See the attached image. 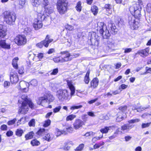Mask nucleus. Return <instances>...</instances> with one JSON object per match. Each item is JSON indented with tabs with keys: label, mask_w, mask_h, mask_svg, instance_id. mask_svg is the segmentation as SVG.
<instances>
[{
	"label": "nucleus",
	"mask_w": 151,
	"mask_h": 151,
	"mask_svg": "<svg viewBox=\"0 0 151 151\" xmlns=\"http://www.w3.org/2000/svg\"><path fill=\"white\" fill-rule=\"evenodd\" d=\"M42 6L45 9V12L49 14L52 13L53 12V8L49 5L48 0H46L42 3Z\"/></svg>",
	"instance_id": "9"
},
{
	"label": "nucleus",
	"mask_w": 151,
	"mask_h": 151,
	"mask_svg": "<svg viewBox=\"0 0 151 151\" xmlns=\"http://www.w3.org/2000/svg\"><path fill=\"white\" fill-rule=\"evenodd\" d=\"M84 124V122L82 120L79 119H77L75 121L73 125V128L77 130L82 128Z\"/></svg>",
	"instance_id": "11"
},
{
	"label": "nucleus",
	"mask_w": 151,
	"mask_h": 151,
	"mask_svg": "<svg viewBox=\"0 0 151 151\" xmlns=\"http://www.w3.org/2000/svg\"><path fill=\"white\" fill-rule=\"evenodd\" d=\"M37 15V18L35 19L33 24V27L36 30L42 28V22L45 18V15L40 13H39Z\"/></svg>",
	"instance_id": "6"
},
{
	"label": "nucleus",
	"mask_w": 151,
	"mask_h": 151,
	"mask_svg": "<svg viewBox=\"0 0 151 151\" xmlns=\"http://www.w3.org/2000/svg\"><path fill=\"white\" fill-rule=\"evenodd\" d=\"M19 102L21 103L19 106L18 112L20 114H25L28 110L29 106L32 109L34 108V104L28 99L27 95L23 94L20 98Z\"/></svg>",
	"instance_id": "1"
},
{
	"label": "nucleus",
	"mask_w": 151,
	"mask_h": 151,
	"mask_svg": "<svg viewBox=\"0 0 151 151\" xmlns=\"http://www.w3.org/2000/svg\"><path fill=\"white\" fill-rule=\"evenodd\" d=\"M58 72V68L54 69L52 72L50 73L51 75H56Z\"/></svg>",
	"instance_id": "52"
},
{
	"label": "nucleus",
	"mask_w": 151,
	"mask_h": 151,
	"mask_svg": "<svg viewBox=\"0 0 151 151\" xmlns=\"http://www.w3.org/2000/svg\"><path fill=\"white\" fill-rule=\"evenodd\" d=\"M47 102V101L44 96V97H41L39 98V101H37V104L39 105H41L43 106L47 107L45 106V104Z\"/></svg>",
	"instance_id": "21"
},
{
	"label": "nucleus",
	"mask_w": 151,
	"mask_h": 151,
	"mask_svg": "<svg viewBox=\"0 0 151 151\" xmlns=\"http://www.w3.org/2000/svg\"><path fill=\"white\" fill-rule=\"evenodd\" d=\"M3 15L4 21L6 24L10 26L15 24L17 17L14 12L6 11L4 13Z\"/></svg>",
	"instance_id": "2"
},
{
	"label": "nucleus",
	"mask_w": 151,
	"mask_h": 151,
	"mask_svg": "<svg viewBox=\"0 0 151 151\" xmlns=\"http://www.w3.org/2000/svg\"><path fill=\"white\" fill-rule=\"evenodd\" d=\"M128 86L127 85H126L124 84H122L120 86H119V89L120 90L121 89H125L127 88Z\"/></svg>",
	"instance_id": "58"
},
{
	"label": "nucleus",
	"mask_w": 151,
	"mask_h": 151,
	"mask_svg": "<svg viewBox=\"0 0 151 151\" xmlns=\"http://www.w3.org/2000/svg\"><path fill=\"white\" fill-rule=\"evenodd\" d=\"M149 52V49L147 47L145 49L139 50L136 54H138L142 57H145L148 55Z\"/></svg>",
	"instance_id": "14"
},
{
	"label": "nucleus",
	"mask_w": 151,
	"mask_h": 151,
	"mask_svg": "<svg viewBox=\"0 0 151 151\" xmlns=\"http://www.w3.org/2000/svg\"><path fill=\"white\" fill-rule=\"evenodd\" d=\"M119 109L121 111V112H123L125 111L127 109V106H122L120 107L119 108Z\"/></svg>",
	"instance_id": "50"
},
{
	"label": "nucleus",
	"mask_w": 151,
	"mask_h": 151,
	"mask_svg": "<svg viewBox=\"0 0 151 151\" xmlns=\"http://www.w3.org/2000/svg\"><path fill=\"white\" fill-rule=\"evenodd\" d=\"M67 85L71 91V95L72 96L74 95L75 93V88L73 85V81L70 80H67Z\"/></svg>",
	"instance_id": "17"
},
{
	"label": "nucleus",
	"mask_w": 151,
	"mask_h": 151,
	"mask_svg": "<svg viewBox=\"0 0 151 151\" xmlns=\"http://www.w3.org/2000/svg\"><path fill=\"white\" fill-rule=\"evenodd\" d=\"M140 119H131L129 120L128 122L129 124H125L121 127V130L122 131L129 130L133 128L134 126L129 124L135 123L139 122Z\"/></svg>",
	"instance_id": "7"
},
{
	"label": "nucleus",
	"mask_w": 151,
	"mask_h": 151,
	"mask_svg": "<svg viewBox=\"0 0 151 151\" xmlns=\"http://www.w3.org/2000/svg\"><path fill=\"white\" fill-rule=\"evenodd\" d=\"M48 130L44 129H40L37 132V134L40 136H43L47 133Z\"/></svg>",
	"instance_id": "26"
},
{
	"label": "nucleus",
	"mask_w": 151,
	"mask_h": 151,
	"mask_svg": "<svg viewBox=\"0 0 151 151\" xmlns=\"http://www.w3.org/2000/svg\"><path fill=\"white\" fill-rule=\"evenodd\" d=\"M90 74V71L88 70L85 76L84 77V81L85 83L86 84H88V83L90 79L89 77Z\"/></svg>",
	"instance_id": "28"
},
{
	"label": "nucleus",
	"mask_w": 151,
	"mask_h": 151,
	"mask_svg": "<svg viewBox=\"0 0 151 151\" xmlns=\"http://www.w3.org/2000/svg\"><path fill=\"white\" fill-rule=\"evenodd\" d=\"M55 131V134L57 137L60 136L62 134H65L67 133L65 131L63 130H61L58 128H56Z\"/></svg>",
	"instance_id": "25"
},
{
	"label": "nucleus",
	"mask_w": 151,
	"mask_h": 151,
	"mask_svg": "<svg viewBox=\"0 0 151 151\" xmlns=\"http://www.w3.org/2000/svg\"><path fill=\"white\" fill-rule=\"evenodd\" d=\"M76 117V115L71 114L68 116L66 118L67 121H72Z\"/></svg>",
	"instance_id": "36"
},
{
	"label": "nucleus",
	"mask_w": 151,
	"mask_h": 151,
	"mask_svg": "<svg viewBox=\"0 0 151 151\" xmlns=\"http://www.w3.org/2000/svg\"><path fill=\"white\" fill-rule=\"evenodd\" d=\"M134 4H133L132 6H131L129 9V10L131 12V13L132 14H133V13H134Z\"/></svg>",
	"instance_id": "55"
},
{
	"label": "nucleus",
	"mask_w": 151,
	"mask_h": 151,
	"mask_svg": "<svg viewBox=\"0 0 151 151\" xmlns=\"http://www.w3.org/2000/svg\"><path fill=\"white\" fill-rule=\"evenodd\" d=\"M45 40H46V42H47V43L49 45V44L51 42H52L53 41V39L51 38H50L49 36L48 35H47L45 38Z\"/></svg>",
	"instance_id": "43"
},
{
	"label": "nucleus",
	"mask_w": 151,
	"mask_h": 151,
	"mask_svg": "<svg viewBox=\"0 0 151 151\" xmlns=\"http://www.w3.org/2000/svg\"><path fill=\"white\" fill-rule=\"evenodd\" d=\"M97 30H99L101 34H102L104 39H108L110 36V34L107 29V27L103 22H99L97 24Z\"/></svg>",
	"instance_id": "4"
},
{
	"label": "nucleus",
	"mask_w": 151,
	"mask_h": 151,
	"mask_svg": "<svg viewBox=\"0 0 151 151\" xmlns=\"http://www.w3.org/2000/svg\"><path fill=\"white\" fill-rule=\"evenodd\" d=\"M51 123V121L50 119H48L45 122V123L43 124V126L46 127L50 125Z\"/></svg>",
	"instance_id": "47"
},
{
	"label": "nucleus",
	"mask_w": 151,
	"mask_h": 151,
	"mask_svg": "<svg viewBox=\"0 0 151 151\" xmlns=\"http://www.w3.org/2000/svg\"><path fill=\"white\" fill-rule=\"evenodd\" d=\"M7 31L6 27L5 26L0 24V37L4 38L6 35Z\"/></svg>",
	"instance_id": "18"
},
{
	"label": "nucleus",
	"mask_w": 151,
	"mask_h": 151,
	"mask_svg": "<svg viewBox=\"0 0 151 151\" xmlns=\"http://www.w3.org/2000/svg\"><path fill=\"white\" fill-rule=\"evenodd\" d=\"M129 22L132 29H135L138 27V22L135 21L134 18H131V20Z\"/></svg>",
	"instance_id": "19"
},
{
	"label": "nucleus",
	"mask_w": 151,
	"mask_h": 151,
	"mask_svg": "<svg viewBox=\"0 0 151 151\" xmlns=\"http://www.w3.org/2000/svg\"><path fill=\"white\" fill-rule=\"evenodd\" d=\"M56 96L59 100L63 101L68 96V91L66 90H59L57 92Z\"/></svg>",
	"instance_id": "8"
},
{
	"label": "nucleus",
	"mask_w": 151,
	"mask_h": 151,
	"mask_svg": "<svg viewBox=\"0 0 151 151\" xmlns=\"http://www.w3.org/2000/svg\"><path fill=\"white\" fill-rule=\"evenodd\" d=\"M18 58L16 57L14 58L12 60V64L13 66L15 69H17L18 68V65L17 63L18 60Z\"/></svg>",
	"instance_id": "27"
},
{
	"label": "nucleus",
	"mask_w": 151,
	"mask_h": 151,
	"mask_svg": "<svg viewBox=\"0 0 151 151\" xmlns=\"http://www.w3.org/2000/svg\"><path fill=\"white\" fill-rule=\"evenodd\" d=\"M91 10L94 15H96L98 12V9L96 6H93L91 7Z\"/></svg>",
	"instance_id": "31"
},
{
	"label": "nucleus",
	"mask_w": 151,
	"mask_h": 151,
	"mask_svg": "<svg viewBox=\"0 0 151 151\" xmlns=\"http://www.w3.org/2000/svg\"><path fill=\"white\" fill-rule=\"evenodd\" d=\"M117 134H117V132H114V134L112 136H111L109 137V139H112L115 138L116 137H117Z\"/></svg>",
	"instance_id": "60"
},
{
	"label": "nucleus",
	"mask_w": 151,
	"mask_h": 151,
	"mask_svg": "<svg viewBox=\"0 0 151 151\" xmlns=\"http://www.w3.org/2000/svg\"><path fill=\"white\" fill-rule=\"evenodd\" d=\"M45 135V136L43 137V139H44L45 140H47L48 141H50L51 140L50 136V134L47 133Z\"/></svg>",
	"instance_id": "44"
},
{
	"label": "nucleus",
	"mask_w": 151,
	"mask_h": 151,
	"mask_svg": "<svg viewBox=\"0 0 151 151\" xmlns=\"http://www.w3.org/2000/svg\"><path fill=\"white\" fill-rule=\"evenodd\" d=\"M17 120L16 119H14L13 120L8 121L7 124L9 125H12L14 124L16 122Z\"/></svg>",
	"instance_id": "54"
},
{
	"label": "nucleus",
	"mask_w": 151,
	"mask_h": 151,
	"mask_svg": "<svg viewBox=\"0 0 151 151\" xmlns=\"http://www.w3.org/2000/svg\"><path fill=\"white\" fill-rule=\"evenodd\" d=\"M32 5L35 7H38V6L41 4L42 5V0H31Z\"/></svg>",
	"instance_id": "24"
},
{
	"label": "nucleus",
	"mask_w": 151,
	"mask_h": 151,
	"mask_svg": "<svg viewBox=\"0 0 151 151\" xmlns=\"http://www.w3.org/2000/svg\"><path fill=\"white\" fill-rule=\"evenodd\" d=\"M24 33L27 35H30L32 34V31L31 29L28 27H26L24 29Z\"/></svg>",
	"instance_id": "35"
},
{
	"label": "nucleus",
	"mask_w": 151,
	"mask_h": 151,
	"mask_svg": "<svg viewBox=\"0 0 151 151\" xmlns=\"http://www.w3.org/2000/svg\"><path fill=\"white\" fill-rule=\"evenodd\" d=\"M47 101L52 102L54 100V97L53 95L50 93L46 95L45 96Z\"/></svg>",
	"instance_id": "30"
},
{
	"label": "nucleus",
	"mask_w": 151,
	"mask_h": 151,
	"mask_svg": "<svg viewBox=\"0 0 151 151\" xmlns=\"http://www.w3.org/2000/svg\"><path fill=\"white\" fill-rule=\"evenodd\" d=\"M68 2L67 0H58L56 6L58 12L60 14H65L67 11Z\"/></svg>",
	"instance_id": "3"
},
{
	"label": "nucleus",
	"mask_w": 151,
	"mask_h": 151,
	"mask_svg": "<svg viewBox=\"0 0 151 151\" xmlns=\"http://www.w3.org/2000/svg\"><path fill=\"white\" fill-rule=\"evenodd\" d=\"M61 108V107L60 106H59L56 107L53 109V112L54 113H57L59 112Z\"/></svg>",
	"instance_id": "53"
},
{
	"label": "nucleus",
	"mask_w": 151,
	"mask_h": 151,
	"mask_svg": "<svg viewBox=\"0 0 151 151\" xmlns=\"http://www.w3.org/2000/svg\"><path fill=\"white\" fill-rule=\"evenodd\" d=\"M123 114L124 113L121 112H119L117 113V117L116 119V122H120L124 119Z\"/></svg>",
	"instance_id": "23"
},
{
	"label": "nucleus",
	"mask_w": 151,
	"mask_h": 151,
	"mask_svg": "<svg viewBox=\"0 0 151 151\" xmlns=\"http://www.w3.org/2000/svg\"><path fill=\"white\" fill-rule=\"evenodd\" d=\"M34 133L32 132H30L25 135V138L26 140L30 139L33 138Z\"/></svg>",
	"instance_id": "29"
},
{
	"label": "nucleus",
	"mask_w": 151,
	"mask_h": 151,
	"mask_svg": "<svg viewBox=\"0 0 151 151\" xmlns=\"http://www.w3.org/2000/svg\"><path fill=\"white\" fill-rule=\"evenodd\" d=\"M111 127H105L104 128H102L100 130V132L102 133H106L108 132L109 128Z\"/></svg>",
	"instance_id": "38"
},
{
	"label": "nucleus",
	"mask_w": 151,
	"mask_h": 151,
	"mask_svg": "<svg viewBox=\"0 0 151 151\" xmlns=\"http://www.w3.org/2000/svg\"><path fill=\"white\" fill-rule=\"evenodd\" d=\"M66 132H72L73 130V128L71 127H69L66 128Z\"/></svg>",
	"instance_id": "57"
},
{
	"label": "nucleus",
	"mask_w": 151,
	"mask_h": 151,
	"mask_svg": "<svg viewBox=\"0 0 151 151\" xmlns=\"http://www.w3.org/2000/svg\"><path fill=\"white\" fill-rule=\"evenodd\" d=\"M55 51V49L54 48H51L47 52V53L48 54H52Z\"/></svg>",
	"instance_id": "64"
},
{
	"label": "nucleus",
	"mask_w": 151,
	"mask_h": 151,
	"mask_svg": "<svg viewBox=\"0 0 151 151\" xmlns=\"http://www.w3.org/2000/svg\"><path fill=\"white\" fill-rule=\"evenodd\" d=\"M10 80L11 82L13 84H16L19 80L17 73L11 72L10 73Z\"/></svg>",
	"instance_id": "13"
},
{
	"label": "nucleus",
	"mask_w": 151,
	"mask_h": 151,
	"mask_svg": "<svg viewBox=\"0 0 151 151\" xmlns=\"http://www.w3.org/2000/svg\"><path fill=\"white\" fill-rule=\"evenodd\" d=\"M134 11H136V10H139V9H141V6H139L138 4H134Z\"/></svg>",
	"instance_id": "59"
},
{
	"label": "nucleus",
	"mask_w": 151,
	"mask_h": 151,
	"mask_svg": "<svg viewBox=\"0 0 151 151\" xmlns=\"http://www.w3.org/2000/svg\"><path fill=\"white\" fill-rule=\"evenodd\" d=\"M99 82L97 78H94L91 82V87L93 88H96L98 85Z\"/></svg>",
	"instance_id": "22"
},
{
	"label": "nucleus",
	"mask_w": 151,
	"mask_h": 151,
	"mask_svg": "<svg viewBox=\"0 0 151 151\" xmlns=\"http://www.w3.org/2000/svg\"><path fill=\"white\" fill-rule=\"evenodd\" d=\"M95 134V133L92 132H86L84 135V136H85L86 137H89L92 136Z\"/></svg>",
	"instance_id": "45"
},
{
	"label": "nucleus",
	"mask_w": 151,
	"mask_h": 151,
	"mask_svg": "<svg viewBox=\"0 0 151 151\" xmlns=\"http://www.w3.org/2000/svg\"><path fill=\"white\" fill-rule=\"evenodd\" d=\"M1 129L2 130H6L7 129V126L6 125L3 124L1 126Z\"/></svg>",
	"instance_id": "63"
},
{
	"label": "nucleus",
	"mask_w": 151,
	"mask_h": 151,
	"mask_svg": "<svg viewBox=\"0 0 151 151\" xmlns=\"http://www.w3.org/2000/svg\"><path fill=\"white\" fill-rule=\"evenodd\" d=\"M103 137V135L102 134L100 137H94L92 138V141L93 143H95L97 141L100 140Z\"/></svg>",
	"instance_id": "41"
},
{
	"label": "nucleus",
	"mask_w": 151,
	"mask_h": 151,
	"mask_svg": "<svg viewBox=\"0 0 151 151\" xmlns=\"http://www.w3.org/2000/svg\"><path fill=\"white\" fill-rule=\"evenodd\" d=\"M124 50V53H128L132 51V49L131 48H126L123 49Z\"/></svg>",
	"instance_id": "56"
},
{
	"label": "nucleus",
	"mask_w": 151,
	"mask_h": 151,
	"mask_svg": "<svg viewBox=\"0 0 151 151\" xmlns=\"http://www.w3.org/2000/svg\"><path fill=\"white\" fill-rule=\"evenodd\" d=\"M15 43L18 45H25L27 42V39L25 36L23 35L17 36L15 39Z\"/></svg>",
	"instance_id": "10"
},
{
	"label": "nucleus",
	"mask_w": 151,
	"mask_h": 151,
	"mask_svg": "<svg viewBox=\"0 0 151 151\" xmlns=\"http://www.w3.org/2000/svg\"><path fill=\"white\" fill-rule=\"evenodd\" d=\"M83 107L82 105H74L71 106L70 108V109L71 110H74L76 109H78L81 108Z\"/></svg>",
	"instance_id": "39"
},
{
	"label": "nucleus",
	"mask_w": 151,
	"mask_h": 151,
	"mask_svg": "<svg viewBox=\"0 0 151 151\" xmlns=\"http://www.w3.org/2000/svg\"><path fill=\"white\" fill-rule=\"evenodd\" d=\"M23 131L20 128L17 129L16 131V135L19 137H21L23 133Z\"/></svg>",
	"instance_id": "33"
},
{
	"label": "nucleus",
	"mask_w": 151,
	"mask_h": 151,
	"mask_svg": "<svg viewBox=\"0 0 151 151\" xmlns=\"http://www.w3.org/2000/svg\"><path fill=\"white\" fill-rule=\"evenodd\" d=\"M43 43H42V41L40 42L37 43L36 45L37 46V47L40 48H42L43 47Z\"/></svg>",
	"instance_id": "62"
},
{
	"label": "nucleus",
	"mask_w": 151,
	"mask_h": 151,
	"mask_svg": "<svg viewBox=\"0 0 151 151\" xmlns=\"http://www.w3.org/2000/svg\"><path fill=\"white\" fill-rule=\"evenodd\" d=\"M29 84L24 81H21L19 83V88L23 91L26 92L28 91Z\"/></svg>",
	"instance_id": "12"
},
{
	"label": "nucleus",
	"mask_w": 151,
	"mask_h": 151,
	"mask_svg": "<svg viewBox=\"0 0 151 151\" xmlns=\"http://www.w3.org/2000/svg\"><path fill=\"white\" fill-rule=\"evenodd\" d=\"M13 132L10 130L9 131L6 133V135L8 137L11 136L13 135Z\"/></svg>",
	"instance_id": "61"
},
{
	"label": "nucleus",
	"mask_w": 151,
	"mask_h": 151,
	"mask_svg": "<svg viewBox=\"0 0 151 151\" xmlns=\"http://www.w3.org/2000/svg\"><path fill=\"white\" fill-rule=\"evenodd\" d=\"M105 8L106 9V11L108 12V14H111L112 12L111 10V5L109 4H106L105 6Z\"/></svg>",
	"instance_id": "32"
},
{
	"label": "nucleus",
	"mask_w": 151,
	"mask_h": 151,
	"mask_svg": "<svg viewBox=\"0 0 151 151\" xmlns=\"http://www.w3.org/2000/svg\"><path fill=\"white\" fill-rule=\"evenodd\" d=\"M0 47L4 49H10L11 48L10 45L6 43L4 40H0Z\"/></svg>",
	"instance_id": "20"
},
{
	"label": "nucleus",
	"mask_w": 151,
	"mask_h": 151,
	"mask_svg": "<svg viewBox=\"0 0 151 151\" xmlns=\"http://www.w3.org/2000/svg\"><path fill=\"white\" fill-rule=\"evenodd\" d=\"M108 27L109 30L112 34L115 35L117 32V29L114 23H109Z\"/></svg>",
	"instance_id": "16"
},
{
	"label": "nucleus",
	"mask_w": 151,
	"mask_h": 151,
	"mask_svg": "<svg viewBox=\"0 0 151 151\" xmlns=\"http://www.w3.org/2000/svg\"><path fill=\"white\" fill-rule=\"evenodd\" d=\"M81 3L80 1L78 2L77 4V5L76 7V10L78 12H80L81 10Z\"/></svg>",
	"instance_id": "37"
},
{
	"label": "nucleus",
	"mask_w": 151,
	"mask_h": 151,
	"mask_svg": "<svg viewBox=\"0 0 151 151\" xmlns=\"http://www.w3.org/2000/svg\"><path fill=\"white\" fill-rule=\"evenodd\" d=\"M30 83L31 85L35 86L37 85V81L36 79H33L30 82Z\"/></svg>",
	"instance_id": "46"
},
{
	"label": "nucleus",
	"mask_w": 151,
	"mask_h": 151,
	"mask_svg": "<svg viewBox=\"0 0 151 151\" xmlns=\"http://www.w3.org/2000/svg\"><path fill=\"white\" fill-rule=\"evenodd\" d=\"M141 9H139V10H136V11H134L133 15H134L136 17H140L141 14Z\"/></svg>",
	"instance_id": "40"
},
{
	"label": "nucleus",
	"mask_w": 151,
	"mask_h": 151,
	"mask_svg": "<svg viewBox=\"0 0 151 151\" xmlns=\"http://www.w3.org/2000/svg\"><path fill=\"white\" fill-rule=\"evenodd\" d=\"M84 147V144H80L76 149V151H81L83 149Z\"/></svg>",
	"instance_id": "42"
},
{
	"label": "nucleus",
	"mask_w": 151,
	"mask_h": 151,
	"mask_svg": "<svg viewBox=\"0 0 151 151\" xmlns=\"http://www.w3.org/2000/svg\"><path fill=\"white\" fill-rule=\"evenodd\" d=\"M146 10L148 13H150L151 12V4L149 3L147 4Z\"/></svg>",
	"instance_id": "48"
},
{
	"label": "nucleus",
	"mask_w": 151,
	"mask_h": 151,
	"mask_svg": "<svg viewBox=\"0 0 151 151\" xmlns=\"http://www.w3.org/2000/svg\"><path fill=\"white\" fill-rule=\"evenodd\" d=\"M60 54L61 55H65V56L62 58L61 59H60L59 57H55L53 59V61L56 63L60 62L63 63L65 62H67L70 61L72 60V58H70L71 55L68 51H62L60 52Z\"/></svg>",
	"instance_id": "5"
},
{
	"label": "nucleus",
	"mask_w": 151,
	"mask_h": 151,
	"mask_svg": "<svg viewBox=\"0 0 151 151\" xmlns=\"http://www.w3.org/2000/svg\"><path fill=\"white\" fill-rule=\"evenodd\" d=\"M35 119H32L29 122V125L30 127L34 126H35Z\"/></svg>",
	"instance_id": "49"
},
{
	"label": "nucleus",
	"mask_w": 151,
	"mask_h": 151,
	"mask_svg": "<svg viewBox=\"0 0 151 151\" xmlns=\"http://www.w3.org/2000/svg\"><path fill=\"white\" fill-rule=\"evenodd\" d=\"M31 144L33 146H38L40 145V143L39 141L36 139H34L32 140L31 142Z\"/></svg>",
	"instance_id": "34"
},
{
	"label": "nucleus",
	"mask_w": 151,
	"mask_h": 151,
	"mask_svg": "<svg viewBox=\"0 0 151 151\" xmlns=\"http://www.w3.org/2000/svg\"><path fill=\"white\" fill-rule=\"evenodd\" d=\"M107 46L108 48V51H111L115 50V43L114 41L111 39L108 40L107 42Z\"/></svg>",
	"instance_id": "15"
},
{
	"label": "nucleus",
	"mask_w": 151,
	"mask_h": 151,
	"mask_svg": "<svg viewBox=\"0 0 151 151\" xmlns=\"http://www.w3.org/2000/svg\"><path fill=\"white\" fill-rule=\"evenodd\" d=\"M151 124V122L147 123L146 124L143 123L142 125V128H144L149 127Z\"/></svg>",
	"instance_id": "51"
}]
</instances>
